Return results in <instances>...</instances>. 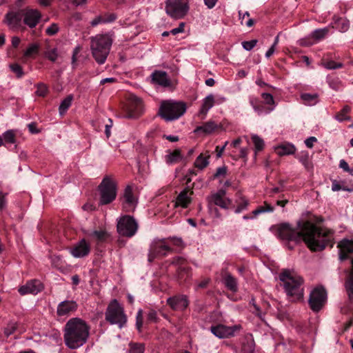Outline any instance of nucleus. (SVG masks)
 I'll return each instance as SVG.
<instances>
[{
	"instance_id": "f257e3e1",
	"label": "nucleus",
	"mask_w": 353,
	"mask_h": 353,
	"mask_svg": "<svg viewBox=\"0 0 353 353\" xmlns=\"http://www.w3.org/2000/svg\"><path fill=\"white\" fill-rule=\"evenodd\" d=\"M277 236L283 240L299 242L303 239L312 251L323 250L332 239L331 230L319 228L310 221L299 222L296 229L288 223L277 226Z\"/></svg>"
},
{
	"instance_id": "f03ea898",
	"label": "nucleus",
	"mask_w": 353,
	"mask_h": 353,
	"mask_svg": "<svg viewBox=\"0 0 353 353\" xmlns=\"http://www.w3.org/2000/svg\"><path fill=\"white\" fill-rule=\"evenodd\" d=\"M90 327L80 318L70 319L64 327V342L70 349L75 350L83 345L89 336Z\"/></svg>"
},
{
	"instance_id": "7ed1b4c3",
	"label": "nucleus",
	"mask_w": 353,
	"mask_h": 353,
	"mask_svg": "<svg viewBox=\"0 0 353 353\" xmlns=\"http://www.w3.org/2000/svg\"><path fill=\"white\" fill-rule=\"evenodd\" d=\"M285 292L292 301L301 300L303 297V279L296 272L285 270L279 274Z\"/></svg>"
},
{
	"instance_id": "20e7f679",
	"label": "nucleus",
	"mask_w": 353,
	"mask_h": 353,
	"mask_svg": "<svg viewBox=\"0 0 353 353\" xmlns=\"http://www.w3.org/2000/svg\"><path fill=\"white\" fill-rule=\"evenodd\" d=\"M112 39L108 34H97L91 38L90 49L96 62L103 64L110 53Z\"/></svg>"
},
{
	"instance_id": "39448f33",
	"label": "nucleus",
	"mask_w": 353,
	"mask_h": 353,
	"mask_svg": "<svg viewBox=\"0 0 353 353\" xmlns=\"http://www.w3.org/2000/svg\"><path fill=\"white\" fill-rule=\"evenodd\" d=\"M341 261L351 259L352 270L345 281V287L350 301H353V241L343 239L338 244Z\"/></svg>"
},
{
	"instance_id": "423d86ee",
	"label": "nucleus",
	"mask_w": 353,
	"mask_h": 353,
	"mask_svg": "<svg viewBox=\"0 0 353 353\" xmlns=\"http://www.w3.org/2000/svg\"><path fill=\"white\" fill-rule=\"evenodd\" d=\"M186 111V105L181 101L167 100L161 102L159 114L166 121L178 119Z\"/></svg>"
},
{
	"instance_id": "0eeeda50",
	"label": "nucleus",
	"mask_w": 353,
	"mask_h": 353,
	"mask_svg": "<svg viewBox=\"0 0 353 353\" xmlns=\"http://www.w3.org/2000/svg\"><path fill=\"white\" fill-rule=\"evenodd\" d=\"M105 319L111 325H117L119 328L123 327L128 321L123 307L117 299L112 300L105 312Z\"/></svg>"
},
{
	"instance_id": "6e6552de",
	"label": "nucleus",
	"mask_w": 353,
	"mask_h": 353,
	"mask_svg": "<svg viewBox=\"0 0 353 353\" xmlns=\"http://www.w3.org/2000/svg\"><path fill=\"white\" fill-rule=\"evenodd\" d=\"M100 193L99 203L107 205L112 203L117 196V187L116 182L109 176H105L99 186Z\"/></svg>"
},
{
	"instance_id": "1a4fd4ad",
	"label": "nucleus",
	"mask_w": 353,
	"mask_h": 353,
	"mask_svg": "<svg viewBox=\"0 0 353 353\" xmlns=\"http://www.w3.org/2000/svg\"><path fill=\"white\" fill-rule=\"evenodd\" d=\"M117 229L120 235L132 237L138 230V223L132 216L124 215L118 220Z\"/></svg>"
},
{
	"instance_id": "9d476101",
	"label": "nucleus",
	"mask_w": 353,
	"mask_h": 353,
	"mask_svg": "<svg viewBox=\"0 0 353 353\" xmlns=\"http://www.w3.org/2000/svg\"><path fill=\"white\" fill-rule=\"evenodd\" d=\"M189 6L185 0H166L165 12L174 19H181L188 12Z\"/></svg>"
},
{
	"instance_id": "9b49d317",
	"label": "nucleus",
	"mask_w": 353,
	"mask_h": 353,
	"mask_svg": "<svg viewBox=\"0 0 353 353\" xmlns=\"http://www.w3.org/2000/svg\"><path fill=\"white\" fill-rule=\"evenodd\" d=\"M327 294L322 287L314 288L310 294L309 305L313 312H318L326 302Z\"/></svg>"
},
{
	"instance_id": "f8f14e48",
	"label": "nucleus",
	"mask_w": 353,
	"mask_h": 353,
	"mask_svg": "<svg viewBox=\"0 0 353 353\" xmlns=\"http://www.w3.org/2000/svg\"><path fill=\"white\" fill-rule=\"evenodd\" d=\"M143 110L141 99L136 96H132L125 108L123 117L132 119H137L143 114Z\"/></svg>"
},
{
	"instance_id": "ddd939ff",
	"label": "nucleus",
	"mask_w": 353,
	"mask_h": 353,
	"mask_svg": "<svg viewBox=\"0 0 353 353\" xmlns=\"http://www.w3.org/2000/svg\"><path fill=\"white\" fill-rule=\"evenodd\" d=\"M170 250L171 248L167 244L165 239H154L150 247L148 261L152 262L156 257L165 255Z\"/></svg>"
},
{
	"instance_id": "4468645a",
	"label": "nucleus",
	"mask_w": 353,
	"mask_h": 353,
	"mask_svg": "<svg viewBox=\"0 0 353 353\" xmlns=\"http://www.w3.org/2000/svg\"><path fill=\"white\" fill-rule=\"evenodd\" d=\"M90 250L91 246L90 243L85 239H82L70 248V253L74 258H83L90 254Z\"/></svg>"
},
{
	"instance_id": "2eb2a0df",
	"label": "nucleus",
	"mask_w": 353,
	"mask_h": 353,
	"mask_svg": "<svg viewBox=\"0 0 353 353\" xmlns=\"http://www.w3.org/2000/svg\"><path fill=\"white\" fill-rule=\"evenodd\" d=\"M23 19V10L10 11L5 16V22L12 30H18L21 27V21Z\"/></svg>"
},
{
	"instance_id": "dca6fc26",
	"label": "nucleus",
	"mask_w": 353,
	"mask_h": 353,
	"mask_svg": "<svg viewBox=\"0 0 353 353\" xmlns=\"http://www.w3.org/2000/svg\"><path fill=\"white\" fill-rule=\"evenodd\" d=\"M23 10V23L29 28L37 26L41 18V12L36 9L26 8Z\"/></svg>"
},
{
	"instance_id": "f3484780",
	"label": "nucleus",
	"mask_w": 353,
	"mask_h": 353,
	"mask_svg": "<svg viewBox=\"0 0 353 353\" xmlns=\"http://www.w3.org/2000/svg\"><path fill=\"white\" fill-rule=\"evenodd\" d=\"M123 206L125 211L129 212L134 210L137 203V199L134 195L132 188L130 185H128L123 194Z\"/></svg>"
},
{
	"instance_id": "a211bd4d",
	"label": "nucleus",
	"mask_w": 353,
	"mask_h": 353,
	"mask_svg": "<svg viewBox=\"0 0 353 353\" xmlns=\"http://www.w3.org/2000/svg\"><path fill=\"white\" fill-rule=\"evenodd\" d=\"M225 190H220L210 197V202L223 209H228L232 203L231 199L225 196Z\"/></svg>"
},
{
	"instance_id": "6ab92c4d",
	"label": "nucleus",
	"mask_w": 353,
	"mask_h": 353,
	"mask_svg": "<svg viewBox=\"0 0 353 353\" xmlns=\"http://www.w3.org/2000/svg\"><path fill=\"white\" fill-rule=\"evenodd\" d=\"M167 303L174 310H184L189 304L185 295H177L167 299Z\"/></svg>"
},
{
	"instance_id": "aec40b11",
	"label": "nucleus",
	"mask_w": 353,
	"mask_h": 353,
	"mask_svg": "<svg viewBox=\"0 0 353 353\" xmlns=\"http://www.w3.org/2000/svg\"><path fill=\"white\" fill-rule=\"evenodd\" d=\"M43 288L41 283L38 280H32L27 282L24 285H22L19 289V292L21 295L28 294H37L41 292Z\"/></svg>"
},
{
	"instance_id": "412c9836",
	"label": "nucleus",
	"mask_w": 353,
	"mask_h": 353,
	"mask_svg": "<svg viewBox=\"0 0 353 353\" xmlns=\"http://www.w3.org/2000/svg\"><path fill=\"white\" fill-rule=\"evenodd\" d=\"M78 307V304L74 301H63L61 302L57 309V314L59 316L70 314L71 312H75Z\"/></svg>"
},
{
	"instance_id": "4be33fe9",
	"label": "nucleus",
	"mask_w": 353,
	"mask_h": 353,
	"mask_svg": "<svg viewBox=\"0 0 353 353\" xmlns=\"http://www.w3.org/2000/svg\"><path fill=\"white\" fill-rule=\"evenodd\" d=\"M236 327H228L222 324L211 327V332L219 339L228 338L234 334Z\"/></svg>"
},
{
	"instance_id": "5701e85b",
	"label": "nucleus",
	"mask_w": 353,
	"mask_h": 353,
	"mask_svg": "<svg viewBox=\"0 0 353 353\" xmlns=\"http://www.w3.org/2000/svg\"><path fill=\"white\" fill-rule=\"evenodd\" d=\"M85 234L92 241L97 244L105 242L110 236L108 232L104 230H88Z\"/></svg>"
},
{
	"instance_id": "b1692460",
	"label": "nucleus",
	"mask_w": 353,
	"mask_h": 353,
	"mask_svg": "<svg viewBox=\"0 0 353 353\" xmlns=\"http://www.w3.org/2000/svg\"><path fill=\"white\" fill-rule=\"evenodd\" d=\"M193 194V192L188 190V188H185L182 190L176 197L175 206H181L183 208H186L192 202L191 196Z\"/></svg>"
},
{
	"instance_id": "393cba45",
	"label": "nucleus",
	"mask_w": 353,
	"mask_h": 353,
	"mask_svg": "<svg viewBox=\"0 0 353 353\" xmlns=\"http://www.w3.org/2000/svg\"><path fill=\"white\" fill-rule=\"evenodd\" d=\"M153 83L159 85L167 87L170 85V79L164 71H155L151 74Z\"/></svg>"
},
{
	"instance_id": "a878e982",
	"label": "nucleus",
	"mask_w": 353,
	"mask_h": 353,
	"mask_svg": "<svg viewBox=\"0 0 353 353\" xmlns=\"http://www.w3.org/2000/svg\"><path fill=\"white\" fill-rule=\"evenodd\" d=\"M172 263L179 265L178 274L180 279L185 280L184 274H187V277L189 276V268L185 265V259L181 256H176L173 259Z\"/></svg>"
},
{
	"instance_id": "bb28decb",
	"label": "nucleus",
	"mask_w": 353,
	"mask_h": 353,
	"mask_svg": "<svg viewBox=\"0 0 353 353\" xmlns=\"http://www.w3.org/2000/svg\"><path fill=\"white\" fill-rule=\"evenodd\" d=\"M214 104V97L212 94H208L203 100L202 105L199 110V114L205 116L210 108L213 107Z\"/></svg>"
},
{
	"instance_id": "cd10ccee",
	"label": "nucleus",
	"mask_w": 353,
	"mask_h": 353,
	"mask_svg": "<svg viewBox=\"0 0 353 353\" xmlns=\"http://www.w3.org/2000/svg\"><path fill=\"white\" fill-rule=\"evenodd\" d=\"M276 152L279 156L290 155L295 152L296 148L291 143L282 144L275 149Z\"/></svg>"
},
{
	"instance_id": "c85d7f7f",
	"label": "nucleus",
	"mask_w": 353,
	"mask_h": 353,
	"mask_svg": "<svg viewBox=\"0 0 353 353\" xmlns=\"http://www.w3.org/2000/svg\"><path fill=\"white\" fill-rule=\"evenodd\" d=\"M217 128V125L212 121H209L203 125L198 126L195 130V132H203L205 134H210Z\"/></svg>"
},
{
	"instance_id": "c756f323",
	"label": "nucleus",
	"mask_w": 353,
	"mask_h": 353,
	"mask_svg": "<svg viewBox=\"0 0 353 353\" xmlns=\"http://www.w3.org/2000/svg\"><path fill=\"white\" fill-rule=\"evenodd\" d=\"M224 284L226 288L232 292H236L238 290L236 279L230 274H227L223 278Z\"/></svg>"
},
{
	"instance_id": "7c9ffc66",
	"label": "nucleus",
	"mask_w": 353,
	"mask_h": 353,
	"mask_svg": "<svg viewBox=\"0 0 353 353\" xmlns=\"http://www.w3.org/2000/svg\"><path fill=\"white\" fill-rule=\"evenodd\" d=\"M319 95L317 94L303 93L301 95V99L303 100L305 105H312L318 102Z\"/></svg>"
},
{
	"instance_id": "2f4dec72",
	"label": "nucleus",
	"mask_w": 353,
	"mask_h": 353,
	"mask_svg": "<svg viewBox=\"0 0 353 353\" xmlns=\"http://www.w3.org/2000/svg\"><path fill=\"white\" fill-rule=\"evenodd\" d=\"M236 208L234 210L236 214H239L248 209L250 204L249 201L244 196H241L236 201Z\"/></svg>"
},
{
	"instance_id": "473e14b6",
	"label": "nucleus",
	"mask_w": 353,
	"mask_h": 353,
	"mask_svg": "<svg viewBox=\"0 0 353 353\" xmlns=\"http://www.w3.org/2000/svg\"><path fill=\"white\" fill-rule=\"evenodd\" d=\"M351 110L349 105H345L343 109L336 114L335 118L337 121L342 122L343 121H350L351 117L348 115Z\"/></svg>"
},
{
	"instance_id": "72a5a7b5",
	"label": "nucleus",
	"mask_w": 353,
	"mask_h": 353,
	"mask_svg": "<svg viewBox=\"0 0 353 353\" xmlns=\"http://www.w3.org/2000/svg\"><path fill=\"white\" fill-rule=\"evenodd\" d=\"M73 99L72 95H68L61 103L59 110L61 115L64 114L68 109L70 107Z\"/></svg>"
},
{
	"instance_id": "f704fd0d",
	"label": "nucleus",
	"mask_w": 353,
	"mask_h": 353,
	"mask_svg": "<svg viewBox=\"0 0 353 353\" xmlns=\"http://www.w3.org/2000/svg\"><path fill=\"white\" fill-rule=\"evenodd\" d=\"M297 158L307 170H310L312 168V165L310 161L307 152H301V153L297 156Z\"/></svg>"
},
{
	"instance_id": "c9c22d12",
	"label": "nucleus",
	"mask_w": 353,
	"mask_h": 353,
	"mask_svg": "<svg viewBox=\"0 0 353 353\" xmlns=\"http://www.w3.org/2000/svg\"><path fill=\"white\" fill-rule=\"evenodd\" d=\"M328 32L329 29L327 28L322 29H316L312 32L311 37L316 41H319L325 38V37L327 34Z\"/></svg>"
},
{
	"instance_id": "e433bc0d",
	"label": "nucleus",
	"mask_w": 353,
	"mask_h": 353,
	"mask_svg": "<svg viewBox=\"0 0 353 353\" xmlns=\"http://www.w3.org/2000/svg\"><path fill=\"white\" fill-rule=\"evenodd\" d=\"M255 344L252 339H248L242 345L243 353H254Z\"/></svg>"
},
{
	"instance_id": "4c0bfd02",
	"label": "nucleus",
	"mask_w": 353,
	"mask_h": 353,
	"mask_svg": "<svg viewBox=\"0 0 353 353\" xmlns=\"http://www.w3.org/2000/svg\"><path fill=\"white\" fill-rule=\"evenodd\" d=\"M180 151L175 150L174 152L165 156V161L169 164H172L178 162L181 159Z\"/></svg>"
},
{
	"instance_id": "58836bf2",
	"label": "nucleus",
	"mask_w": 353,
	"mask_h": 353,
	"mask_svg": "<svg viewBox=\"0 0 353 353\" xmlns=\"http://www.w3.org/2000/svg\"><path fill=\"white\" fill-rule=\"evenodd\" d=\"M5 143L12 144L16 141V134L13 130H9L5 132L2 135Z\"/></svg>"
},
{
	"instance_id": "ea45409f",
	"label": "nucleus",
	"mask_w": 353,
	"mask_h": 353,
	"mask_svg": "<svg viewBox=\"0 0 353 353\" xmlns=\"http://www.w3.org/2000/svg\"><path fill=\"white\" fill-rule=\"evenodd\" d=\"M335 26L341 32H344L348 30L350 23L346 19L339 18L336 21Z\"/></svg>"
},
{
	"instance_id": "a19ab883",
	"label": "nucleus",
	"mask_w": 353,
	"mask_h": 353,
	"mask_svg": "<svg viewBox=\"0 0 353 353\" xmlns=\"http://www.w3.org/2000/svg\"><path fill=\"white\" fill-rule=\"evenodd\" d=\"M209 156L204 157L203 154H200L195 160L194 165L199 169H203L209 164Z\"/></svg>"
},
{
	"instance_id": "79ce46f5",
	"label": "nucleus",
	"mask_w": 353,
	"mask_h": 353,
	"mask_svg": "<svg viewBox=\"0 0 353 353\" xmlns=\"http://www.w3.org/2000/svg\"><path fill=\"white\" fill-rule=\"evenodd\" d=\"M130 353H144L145 345L140 343H130Z\"/></svg>"
},
{
	"instance_id": "37998d69",
	"label": "nucleus",
	"mask_w": 353,
	"mask_h": 353,
	"mask_svg": "<svg viewBox=\"0 0 353 353\" xmlns=\"http://www.w3.org/2000/svg\"><path fill=\"white\" fill-rule=\"evenodd\" d=\"M39 45L38 43H32L24 52V56L26 57H30L34 54L39 53Z\"/></svg>"
},
{
	"instance_id": "c03bdc74",
	"label": "nucleus",
	"mask_w": 353,
	"mask_h": 353,
	"mask_svg": "<svg viewBox=\"0 0 353 353\" xmlns=\"http://www.w3.org/2000/svg\"><path fill=\"white\" fill-rule=\"evenodd\" d=\"M274 208L270 205L265 203V206H260L257 209L252 211V214H254V216H258L259 214L263 212H273Z\"/></svg>"
},
{
	"instance_id": "a18cd8bd",
	"label": "nucleus",
	"mask_w": 353,
	"mask_h": 353,
	"mask_svg": "<svg viewBox=\"0 0 353 353\" xmlns=\"http://www.w3.org/2000/svg\"><path fill=\"white\" fill-rule=\"evenodd\" d=\"M332 190L334 192L344 190L349 192H353V188L342 185L336 180H333L332 182Z\"/></svg>"
},
{
	"instance_id": "49530a36",
	"label": "nucleus",
	"mask_w": 353,
	"mask_h": 353,
	"mask_svg": "<svg viewBox=\"0 0 353 353\" xmlns=\"http://www.w3.org/2000/svg\"><path fill=\"white\" fill-rule=\"evenodd\" d=\"M17 323L15 321H10L4 328V334L8 337L17 330Z\"/></svg>"
},
{
	"instance_id": "de8ad7c7",
	"label": "nucleus",
	"mask_w": 353,
	"mask_h": 353,
	"mask_svg": "<svg viewBox=\"0 0 353 353\" xmlns=\"http://www.w3.org/2000/svg\"><path fill=\"white\" fill-rule=\"evenodd\" d=\"M45 57L50 61L54 62L58 57L57 50L56 48H48L45 52Z\"/></svg>"
},
{
	"instance_id": "09e8293b",
	"label": "nucleus",
	"mask_w": 353,
	"mask_h": 353,
	"mask_svg": "<svg viewBox=\"0 0 353 353\" xmlns=\"http://www.w3.org/2000/svg\"><path fill=\"white\" fill-rule=\"evenodd\" d=\"M10 68L19 79L21 78L24 75L23 68L18 63H12L10 65Z\"/></svg>"
},
{
	"instance_id": "8fccbe9b",
	"label": "nucleus",
	"mask_w": 353,
	"mask_h": 353,
	"mask_svg": "<svg viewBox=\"0 0 353 353\" xmlns=\"http://www.w3.org/2000/svg\"><path fill=\"white\" fill-rule=\"evenodd\" d=\"M252 140L256 150H261L264 147V141L258 135L252 136Z\"/></svg>"
},
{
	"instance_id": "3c124183",
	"label": "nucleus",
	"mask_w": 353,
	"mask_h": 353,
	"mask_svg": "<svg viewBox=\"0 0 353 353\" xmlns=\"http://www.w3.org/2000/svg\"><path fill=\"white\" fill-rule=\"evenodd\" d=\"M322 65L324 68L328 70H334L337 68H341L343 67V64L341 63H336L334 61H323Z\"/></svg>"
},
{
	"instance_id": "603ef678",
	"label": "nucleus",
	"mask_w": 353,
	"mask_h": 353,
	"mask_svg": "<svg viewBox=\"0 0 353 353\" xmlns=\"http://www.w3.org/2000/svg\"><path fill=\"white\" fill-rule=\"evenodd\" d=\"M48 92V88L44 83H39L36 94L39 97H44Z\"/></svg>"
},
{
	"instance_id": "864d4df0",
	"label": "nucleus",
	"mask_w": 353,
	"mask_h": 353,
	"mask_svg": "<svg viewBox=\"0 0 353 353\" xmlns=\"http://www.w3.org/2000/svg\"><path fill=\"white\" fill-rule=\"evenodd\" d=\"M143 325V311L142 310H139L137 312L136 316V326L137 330L140 332L141 330V327Z\"/></svg>"
},
{
	"instance_id": "5fc2aeb1",
	"label": "nucleus",
	"mask_w": 353,
	"mask_h": 353,
	"mask_svg": "<svg viewBox=\"0 0 353 353\" xmlns=\"http://www.w3.org/2000/svg\"><path fill=\"white\" fill-rule=\"evenodd\" d=\"M257 43V40L253 39L251 41L242 42L243 48L248 51L252 50Z\"/></svg>"
},
{
	"instance_id": "6e6d98bb",
	"label": "nucleus",
	"mask_w": 353,
	"mask_h": 353,
	"mask_svg": "<svg viewBox=\"0 0 353 353\" xmlns=\"http://www.w3.org/2000/svg\"><path fill=\"white\" fill-rule=\"evenodd\" d=\"M261 97L267 105H274L273 96L269 93H262Z\"/></svg>"
},
{
	"instance_id": "4d7b16f0",
	"label": "nucleus",
	"mask_w": 353,
	"mask_h": 353,
	"mask_svg": "<svg viewBox=\"0 0 353 353\" xmlns=\"http://www.w3.org/2000/svg\"><path fill=\"white\" fill-rule=\"evenodd\" d=\"M58 30V26L56 23H52L48 28H47L46 32L47 34L52 36L57 33Z\"/></svg>"
},
{
	"instance_id": "13d9d810",
	"label": "nucleus",
	"mask_w": 353,
	"mask_h": 353,
	"mask_svg": "<svg viewBox=\"0 0 353 353\" xmlns=\"http://www.w3.org/2000/svg\"><path fill=\"white\" fill-rule=\"evenodd\" d=\"M101 16L103 17L104 23L112 22L117 19V16L114 13H105Z\"/></svg>"
},
{
	"instance_id": "bf43d9fd",
	"label": "nucleus",
	"mask_w": 353,
	"mask_h": 353,
	"mask_svg": "<svg viewBox=\"0 0 353 353\" xmlns=\"http://www.w3.org/2000/svg\"><path fill=\"white\" fill-rule=\"evenodd\" d=\"M227 168L225 166L219 167L217 168L215 174H214V178L225 176L227 173Z\"/></svg>"
},
{
	"instance_id": "052dcab7",
	"label": "nucleus",
	"mask_w": 353,
	"mask_h": 353,
	"mask_svg": "<svg viewBox=\"0 0 353 353\" xmlns=\"http://www.w3.org/2000/svg\"><path fill=\"white\" fill-rule=\"evenodd\" d=\"M184 27H185V23L183 22H181L180 23L179 27L176 28H173L172 30H170V33L173 35H176L179 33H181V32H184Z\"/></svg>"
},
{
	"instance_id": "680f3d73",
	"label": "nucleus",
	"mask_w": 353,
	"mask_h": 353,
	"mask_svg": "<svg viewBox=\"0 0 353 353\" xmlns=\"http://www.w3.org/2000/svg\"><path fill=\"white\" fill-rule=\"evenodd\" d=\"M147 319H148V321H150L152 322L156 321V320L157 319V312L154 310H150L147 314Z\"/></svg>"
},
{
	"instance_id": "e2e57ef3",
	"label": "nucleus",
	"mask_w": 353,
	"mask_h": 353,
	"mask_svg": "<svg viewBox=\"0 0 353 353\" xmlns=\"http://www.w3.org/2000/svg\"><path fill=\"white\" fill-rule=\"evenodd\" d=\"M317 141L316 138L314 137H310L305 141V143L307 148H312L313 147L314 143Z\"/></svg>"
},
{
	"instance_id": "0e129e2a",
	"label": "nucleus",
	"mask_w": 353,
	"mask_h": 353,
	"mask_svg": "<svg viewBox=\"0 0 353 353\" xmlns=\"http://www.w3.org/2000/svg\"><path fill=\"white\" fill-rule=\"evenodd\" d=\"M203 1L208 8L212 9L216 6L218 0H203Z\"/></svg>"
},
{
	"instance_id": "69168bd1",
	"label": "nucleus",
	"mask_w": 353,
	"mask_h": 353,
	"mask_svg": "<svg viewBox=\"0 0 353 353\" xmlns=\"http://www.w3.org/2000/svg\"><path fill=\"white\" fill-rule=\"evenodd\" d=\"M99 23H104L103 17L101 15L97 17L91 21V25L92 26H96Z\"/></svg>"
},
{
	"instance_id": "338daca9",
	"label": "nucleus",
	"mask_w": 353,
	"mask_h": 353,
	"mask_svg": "<svg viewBox=\"0 0 353 353\" xmlns=\"http://www.w3.org/2000/svg\"><path fill=\"white\" fill-rule=\"evenodd\" d=\"M6 204V194L0 192V210H2Z\"/></svg>"
},
{
	"instance_id": "774afa93",
	"label": "nucleus",
	"mask_w": 353,
	"mask_h": 353,
	"mask_svg": "<svg viewBox=\"0 0 353 353\" xmlns=\"http://www.w3.org/2000/svg\"><path fill=\"white\" fill-rule=\"evenodd\" d=\"M339 168L343 169L344 171L349 172L350 168L347 163L344 160L341 159L339 162Z\"/></svg>"
}]
</instances>
